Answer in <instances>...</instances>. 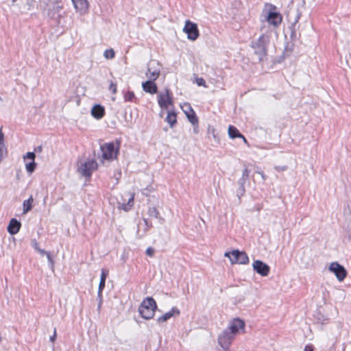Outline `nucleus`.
<instances>
[{"mask_svg": "<svg viewBox=\"0 0 351 351\" xmlns=\"http://www.w3.org/2000/svg\"><path fill=\"white\" fill-rule=\"evenodd\" d=\"M156 308L155 300L152 297H147L140 304L138 311L143 318L150 319L154 317Z\"/></svg>", "mask_w": 351, "mask_h": 351, "instance_id": "f257e3e1", "label": "nucleus"}, {"mask_svg": "<svg viewBox=\"0 0 351 351\" xmlns=\"http://www.w3.org/2000/svg\"><path fill=\"white\" fill-rule=\"evenodd\" d=\"M119 150V144L115 146L113 142L104 143L101 146V158L104 160H112L117 158Z\"/></svg>", "mask_w": 351, "mask_h": 351, "instance_id": "f03ea898", "label": "nucleus"}, {"mask_svg": "<svg viewBox=\"0 0 351 351\" xmlns=\"http://www.w3.org/2000/svg\"><path fill=\"white\" fill-rule=\"evenodd\" d=\"M157 100L161 109H169L170 107H173V94L168 88H166L164 93L158 95Z\"/></svg>", "mask_w": 351, "mask_h": 351, "instance_id": "7ed1b4c3", "label": "nucleus"}, {"mask_svg": "<svg viewBox=\"0 0 351 351\" xmlns=\"http://www.w3.org/2000/svg\"><path fill=\"white\" fill-rule=\"evenodd\" d=\"M98 169L97 162L95 159L87 160L78 167V171L84 177L90 178L94 171Z\"/></svg>", "mask_w": 351, "mask_h": 351, "instance_id": "20e7f679", "label": "nucleus"}, {"mask_svg": "<svg viewBox=\"0 0 351 351\" xmlns=\"http://www.w3.org/2000/svg\"><path fill=\"white\" fill-rule=\"evenodd\" d=\"M183 32L187 34V38L191 40H195L199 36L197 24L189 20L186 21Z\"/></svg>", "mask_w": 351, "mask_h": 351, "instance_id": "39448f33", "label": "nucleus"}, {"mask_svg": "<svg viewBox=\"0 0 351 351\" xmlns=\"http://www.w3.org/2000/svg\"><path fill=\"white\" fill-rule=\"evenodd\" d=\"M329 270L334 273L338 280L343 281L346 276V269L337 262H332L329 266Z\"/></svg>", "mask_w": 351, "mask_h": 351, "instance_id": "423d86ee", "label": "nucleus"}, {"mask_svg": "<svg viewBox=\"0 0 351 351\" xmlns=\"http://www.w3.org/2000/svg\"><path fill=\"white\" fill-rule=\"evenodd\" d=\"M234 336L228 330H225L219 337L218 342L219 345L224 349L228 350Z\"/></svg>", "mask_w": 351, "mask_h": 351, "instance_id": "0eeeda50", "label": "nucleus"}, {"mask_svg": "<svg viewBox=\"0 0 351 351\" xmlns=\"http://www.w3.org/2000/svg\"><path fill=\"white\" fill-rule=\"evenodd\" d=\"M36 154L34 152H27L26 155L23 156V160L25 162L26 171L32 173L34 171L36 167V163L35 162Z\"/></svg>", "mask_w": 351, "mask_h": 351, "instance_id": "6e6552de", "label": "nucleus"}, {"mask_svg": "<svg viewBox=\"0 0 351 351\" xmlns=\"http://www.w3.org/2000/svg\"><path fill=\"white\" fill-rule=\"evenodd\" d=\"M254 269L262 276H267L270 271L269 265L261 261H255L253 263Z\"/></svg>", "mask_w": 351, "mask_h": 351, "instance_id": "1a4fd4ad", "label": "nucleus"}, {"mask_svg": "<svg viewBox=\"0 0 351 351\" xmlns=\"http://www.w3.org/2000/svg\"><path fill=\"white\" fill-rule=\"evenodd\" d=\"M184 107L185 108L183 109V111L190 123H191L193 125H197L199 123V119L191 105L189 104H185Z\"/></svg>", "mask_w": 351, "mask_h": 351, "instance_id": "9d476101", "label": "nucleus"}, {"mask_svg": "<svg viewBox=\"0 0 351 351\" xmlns=\"http://www.w3.org/2000/svg\"><path fill=\"white\" fill-rule=\"evenodd\" d=\"M245 327V323L243 320L237 318L234 319L230 324L229 329L230 332L234 336L239 332L240 330H243Z\"/></svg>", "mask_w": 351, "mask_h": 351, "instance_id": "9b49d317", "label": "nucleus"}, {"mask_svg": "<svg viewBox=\"0 0 351 351\" xmlns=\"http://www.w3.org/2000/svg\"><path fill=\"white\" fill-rule=\"evenodd\" d=\"M267 21L270 25L277 27L282 23V17L278 12H270L267 16Z\"/></svg>", "mask_w": 351, "mask_h": 351, "instance_id": "f8f14e48", "label": "nucleus"}, {"mask_svg": "<svg viewBox=\"0 0 351 351\" xmlns=\"http://www.w3.org/2000/svg\"><path fill=\"white\" fill-rule=\"evenodd\" d=\"M142 87L145 92L152 95L156 94L158 92V86L155 83V80H148L143 82Z\"/></svg>", "mask_w": 351, "mask_h": 351, "instance_id": "ddd939ff", "label": "nucleus"}, {"mask_svg": "<svg viewBox=\"0 0 351 351\" xmlns=\"http://www.w3.org/2000/svg\"><path fill=\"white\" fill-rule=\"evenodd\" d=\"M160 74V71L158 66L156 67L154 66H152V64H149L147 72L145 73L147 77L148 80H156Z\"/></svg>", "mask_w": 351, "mask_h": 351, "instance_id": "4468645a", "label": "nucleus"}, {"mask_svg": "<svg viewBox=\"0 0 351 351\" xmlns=\"http://www.w3.org/2000/svg\"><path fill=\"white\" fill-rule=\"evenodd\" d=\"M75 8L81 14L87 12L88 10V2L87 0H72Z\"/></svg>", "mask_w": 351, "mask_h": 351, "instance_id": "2eb2a0df", "label": "nucleus"}, {"mask_svg": "<svg viewBox=\"0 0 351 351\" xmlns=\"http://www.w3.org/2000/svg\"><path fill=\"white\" fill-rule=\"evenodd\" d=\"M21 226V223L19 221H17L16 219L12 218L10 221V223L8 224V232L10 234H12V235L15 234L19 232Z\"/></svg>", "mask_w": 351, "mask_h": 351, "instance_id": "dca6fc26", "label": "nucleus"}, {"mask_svg": "<svg viewBox=\"0 0 351 351\" xmlns=\"http://www.w3.org/2000/svg\"><path fill=\"white\" fill-rule=\"evenodd\" d=\"M8 149L4 143V134L2 131V128H0V162L7 156Z\"/></svg>", "mask_w": 351, "mask_h": 351, "instance_id": "f3484780", "label": "nucleus"}, {"mask_svg": "<svg viewBox=\"0 0 351 351\" xmlns=\"http://www.w3.org/2000/svg\"><path fill=\"white\" fill-rule=\"evenodd\" d=\"M91 114L97 119H101L105 114V109L100 105H95L91 110Z\"/></svg>", "mask_w": 351, "mask_h": 351, "instance_id": "a211bd4d", "label": "nucleus"}, {"mask_svg": "<svg viewBox=\"0 0 351 351\" xmlns=\"http://www.w3.org/2000/svg\"><path fill=\"white\" fill-rule=\"evenodd\" d=\"M174 315H180V311L176 308H172L170 311L167 312L162 316L159 317L158 318V322L160 323L165 322L169 319H170L171 317H173Z\"/></svg>", "mask_w": 351, "mask_h": 351, "instance_id": "6ab92c4d", "label": "nucleus"}, {"mask_svg": "<svg viewBox=\"0 0 351 351\" xmlns=\"http://www.w3.org/2000/svg\"><path fill=\"white\" fill-rule=\"evenodd\" d=\"M165 121L173 128L177 123V114L173 110H169Z\"/></svg>", "mask_w": 351, "mask_h": 351, "instance_id": "aec40b11", "label": "nucleus"}, {"mask_svg": "<svg viewBox=\"0 0 351 351\" xmlns=\"http://www.w3.org/2000/svg\"><path fill=\"white\" fill-rule=\"evenodd\" d=\"M237 255L239 256L238 259H234L235 264H247L249 263V258L245 252H237Z\"/></svg>", "mask_w": 351, "mask_h": 351, "instance_id": "412c9836", "label": "nucleus"}, {"mask_svg": "<svg viewBox=\"0 0 351 351\" xmlns=\"http://www.w3.org/2000/svg\"><path fill=\"white\" fill-rule=\"evenodd\" d=\"M34 198L32 195L28 198V199L25 200L23 203V214H26L29 211H30L33 207Z\"/></svg>", "mask_w": 351, "mask_h": 351, "instance_id": "4be33fe9", "label": "nucleus"}, {"mask_svg": "<svg viewBox=\"0 0 351 351\" xmlns=\"http://www.w3.org/2000/svg\"><path fill=\"white\" fill-rule=\"evenodd\" d=\"M228 135L231 138H240L242 136V134L239 132L238 129L234 125H229Z\"/></svg>", "mask_w": 351, "mask_h": 351, "instance_id": "5701e85b", "label": "nucleus"}, {"mask_svg": "<svg viewBox=\"0 0 351 351\" xmlns=\"http://www.w3.org/2000/svg\"><path fill=\"white\" fill-rule=\"evenodd\" d=\"M108 274V271L104 269H101V278L100 282L99 285V291H102L105 287L106 280L107 278V276Z\"/></svg>", "mask_w": 351, "mask_h": 351, "instance_id": "b1692460", "label": "nucleus"}, {"mask_svg": "<svg viewBox=\"0 0 351 351\" xmlns=\"http://www.w3.org/2000/svg\"><path fill=\"white\" fill-rule=\"evenodd\" d=\"M237 252H239V250H233L231 252H226L225 256L228 257L232 264H235L234 259H238L239 256L237 255Z\"/></svg>", "mask_w": 351, "mask_h": 351, "instance_id": "393cba45", "label": "nucleus"}, {"mask_svg": "<svg viewBox=\"0 0 351 351\" xmlns=\"http://www.w3.org/2000/svg\"><path fill=\"white\" fill-rule=\"evenodd\" d=\"M124 100L125 101H130V102H132V101H134L136 102V97H135V94L133 91H128L125 93L124 95Z\"/></svg>", "mask_w": 351, "mask_h": 351, "instance_id": "a878e982", "label": "nucleus"}, {"mask_svg": "<svg viewBox=\"0 0 351 351\" xmlns=\"http://www.w3.org/2000/svg\"><path fill=\"white\" fill-rule=\"evenodd\" d=\"M134 205V197H131L128 203L125 204H123L121 205V208L125 210V211H128Z\"/></svg>", "mask_w": 351, "mask_h": 351, "instance_id": "bb28decb", "label": "nucleus"}, {"mask_svg": "<svg viewBox=\"0 0 351 351\" xmlns=\"http://www.w3.org/2000/svg\"><path fill=\"white\" fill-rule=\"evenodd\" d=\"M108 89L113 95H115L117 93V84L110 81Z\"/></svg>", "mask_w": 351, "mask_h": 351, "instance_id": "cd10ccee", "label": "nucleus"}, {"mask_svg": "<svg viewBox=\"0 0 351 351\" xmlns=\"http://www.w3.org/2000/svg\"><path fill=\"white\" fill-rule=\"evenodd\" d=\"M115 56V53L113 49H106L104 51V56L107 59H112Z\"/></svg>", "mask_w": 351, "mask_h": 351, "instance_id": "c85d7f7f", "label": "nucleus"}, {"mask_svg": "<svg viewBox=\"0 0 351 351\" xmlns=\"http://www.w3.org/2000/svg\"><path fill=\"white\" fill-rule=\"evenodd\" d=\"M149 215L155 216L156 217H157L158 215H159L158 210L155 207L150 208L149 209Z\"/></svg>", "mask_w": 351, "mask_h": 351, "instance_id": "c756f323", "label": "nucleus"}, {"mask_svg": "<svg viewBox=\"0 0 351 351\" xmlns=\"http://www.w3.org/2000/svg\"><path fill=\"white\" fill-rule=\"evenodd\" d=\"M196 83L198 86H202L206 87V82L205 80L202 77H198L196 79Z\"/></svg>", "mask_w": 351, "mask_h": 351, "instance_id": "7c9ffc66", "label": "nucleus"}, {"mask_svg": "<svg viewBox=\"0 0 351 351\" xmlns=\"http://www.w3.org/2000/svg\"><path fill=\"white\" fill-rule=\"evenodd\" d=\"M147 256H149V257H153L154 255V249L152 248V247H149L147 250H146V252H145Z\"/></svg>", "mask_w": 351, "mask_h": 351, "instance_id": "2f4dec72", "label": "nucleus"}, {"mask_svg": "<svg viewBox=\"0 0 351 351\" xmlns=\"http://www.w3.org/2000/svg\"><path fill=\"white\" fill-rule=\"evenodd\" d=\"M315 348L313 344H307L305 346L304 351H314Z\"/></svg>", "mask_w": 351, "mask_h": 351, "instance_id": "473e14b6", "label": "nucleus"}, {"mask_svg": "<svg viewBox=\"0 0 351 351\" xmlns=\"http://www.w3.org/2000/svg\"><path fill=\"white\" fill-rule=\"evenodd\" d=\"M56 336H57L56 329L54 328L53 335L51 337H50V341L53 343L56 339Z\"/></svg>", "mask_w": 351, "mask_h": 351, "instance_id": "72a5a7b5", "label": "nucleus"}, {"mask_svg": "<svg viewBox=\"0 0 351 351\" xmlns=\"http://www.w3.org/2000/svg\"><path fill=\"white\" fill-rule=\"evenodd\" d=\"M250 174V171L247 169H245L243 171V177L248 178Z\"/></svg>", "mask_w": 351, "mask_h": 351, "instance_id": "f704fd0d", "label": "nucleus"}, {"mask_svg": "<svg viewBox=\"0 0 351 351\" xmlns=\"http://www.w3.org/2000/svg\"><path fill=\"white\" fill-rule=\"evenodd\" d=\"M240 138H242L245 143L248 144L247 140L245 138V137L243 134H242V136L240 137Z\"/></svg>", "mask_w": 351, "mask_h": 351, "instance_id": "c9c22d12", "label": "nucleus"}, {"mask_svg": "<svg viewBox=\"0 0 351 351\" xmlns=\"http://www.w3.org/2000/svg\"><path fill=\"white\" fill-rule=\"evenodd\" d=\"M37 151L41 152L42 151V147L41 146L38 147H37Z\"/></svg>", "mask_w": 351, "mask_h": 351, "instance_id": "e433bc0d", "label": "nucleus"}, {"mask_svg": "<svg viewBox=\"0 0 351 351\" xmlns=\"http://www.w3.org/2000/svg\"><path fill=\"white\" fill-rule=\"evenodd\" d=\"M343 351H345V349H343Z\"/></svg>", "mask_w": 351, "mask_h": 351, "instance_id": "4c0bfd02", "label": "nucleus"}]
</instances>
